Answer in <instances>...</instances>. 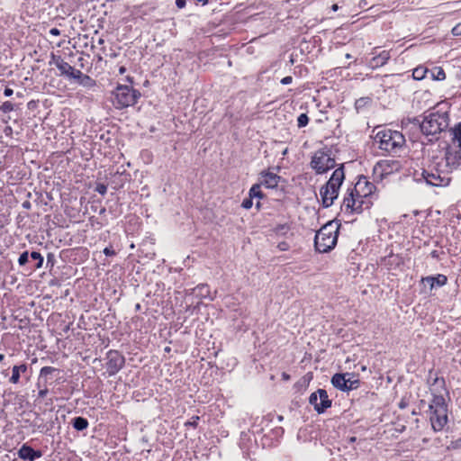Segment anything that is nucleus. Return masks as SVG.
<instances>
[{
  "instance_id": "1",
  "label": "nucleus",
  "mask_w": 461,
  "mask_h": 461,
  "mask_svg": "<svg viewBox=\"0 0 461 461\" xmlns=\"http://www.w3.org/2000/svg\"><path fill=\"white\" fill-rule=\"evenodd\" d=\"M375 190V185L366 176H361L354 187L347 190L341 210L346 213H360L364 209L371 206V198Z\"/></svg>"
},
{
  "instance_id": "2",
  "label": "nucleus",
  "mask_w": 461,
  "mask_h": 461,
  "mask_svg": "<svg viewBox=\"0 0 461 461\" xmlns=\"http://www.w3.org/2000/svg\"><path fill=\"white\" fill-rule=\"evenodd\" d=\"M427 417L435 432L444 430L448 422V410L443 395L432 393Z\"/></svg>"
},
{
  "instance_id": "3",
  "label": "nucleus",
  "mask_w": 461,
  "mask_h": 461,
  "mask_svg": "<svg viewBox=\"0 0 461 461\" xmlns=\"http://www.w3.org/2000/svg\"><path fill=\"white\" fill-rule=\"evenodd\" d=\"M345 180L344 166L336 168L328 182L321 187L320 195L322 205L326 208L331 206L338 198L341 185Z\"/></svg>"
},
{
  "instance_id": "4",
  "label": "nucleus",
  "mask_w": 461,
  "mask_h": 461,
  "mask_svg": "<svg viewBox=\"0 0 461 461\" xmlns=\"http://www.w3.org/2000/svg\"><path fill=\"white\" fill-rule=\"evenodd\" d=\"M461 165L457 155L453 153L452 149H447L440 155L433 157L429 166L438 172L441 176L450 178L449 174Z\"/></svg>"
},
{
  "instance_id": "5",
  "label": "nucleus",
  "mask_w": 461,
  "mask_h": 461,
  "mask_svg": "<svg viewBox=\"0 0 461 461\" xmlns=\"http://www.w3.org/2000/svg\"><path fill=\"white\" fill-rule=\"evenodd\" d=\"M337 240L338 228L332 222H329L317 231L314 238V246L319 252L327 253L334 249Z\"/></svg>"
},
{
  "instance_id": "6",
  "label": "nucleus",
  "mask_w": 461,
  "mask_h": 461,
  "mask_svg": "<svg viewBox=\"0 0 461 461\" xmlns=\"http://www.w3.org/2000/svg\"><path fill=\"white\" fill-rule=\"evenodd\" d=\"M379 149L387 152H397L405 144V138L402 132L385 129L379 131L375 135Z\"/></svg>"
},
{
  "instance_id": "7",
  "label": "nucleus",
  "mask_w": 461,
  "mask_h": 461,
  "mask_svg": "<svg viewBox=\"0 0 461 461\" xmlns=\"http://www.w3.org/2000/svg\"><path fill=\"white\" fill-rule=\"evenodd\" d=\"M113 104L115 108L122 109L134 105L140 93L129 86L120 85L113 92Z\"/></svg>"
},
{
  "instance_id": "8",
  "label": "nucleus",
  "mask_w": 461,
  "mask_h": 461,
  "mask_svg": "<svg viewBox=\"0 0 461 461\" xmlns=\"http://www.w3.org/2000/svg\"><path fill=\"white\" fill-rule=\"evenodd\" d=\"M310 166L316 174L321 175L335 167L336 161L332 157L331 150L328 148H323L313 153Z\"/></svg>"
},
{
  "instance_id": "9",
  "label": "nucleus",
  "mask_w": 461,
  "mask_h": 461,
  "mask_svg": "<svg viewBox=\"0 0 461 461\" xmlns=\"http://www.w3.org/2000/svg\"><path fill=\"white\" fill-rule=\"evenodd\" d=\"M401 167L402 164L398 159H382L375 165L374 176L375 178L382 180L385 176L398 172Z\"/></svg>"
},
{
  "instance_id": "10",
  "label": "nucleus",
  "mask_w": 461,
  "mask_h": 461,
  "mask_svg": "<svg viewBox=\"0 0 461 461\" xmlns=\"http://www.w3.org/2000/svg\"><path fill=\"white\" fill-rule=\"evenodd\" d=\"M444 120L438 113L426 116L420 124L421 131L427 135H436L444 129Z\"/></svg>"
},
{
  "instance_id": "11",
  "label": "nucleus",
  "mask_w": 461,
  "mask_h": 461,
  "mask_svg": "<svg viewBox=\"0 0 461 461\" xmlns=\"http://www.w3.org/2000/svg\"><path fill=\"white\" fill-rule=\"evenodd\" d=\"M309 402L313 406L318 413H323L331 406V400L329 399L327 391L318 389L310 395Z\"/></svg>"
},
{
  "instance_id": "12",
  "label": "nucleus",
  "mask_w": 461,
  "mask_h": 461,
  "mask_svg": "<svg viewBox=\"0 0 461 461\" xmlns=\"http://www.w3.org/2000/svg\"><path fill=\"white\" fill-rule=\"evenodd\" d=\"M106 370L109 375L117 374L124 366V357L116 350H110L106 354Z\"/></svg>"
},
{
  "instance_id": "13",
  "label": "nucleus",
  "mask_w": 461,
  "mask_h": 461,
  "mask_svg": "<svg viewBox=\"0 0 461 461\" xmlns=\"http://www.w3.org/2000/svg\"><path fill=\"white\" fill-rule=\"evenodd\" d=\"M421 176L428 185L433 186H446L450 182V178H447L445 176H441L438 172H435V169L430 166H429L428 169L422 170Z\"/></svg>"
},
{
  "instance_id": "14",
  "label": "nucleus",
  "mask_w": 461,
  "mask_h": 461,
  "mask_svg": "<svg viewBox=\"0 0 461 461\" xmlns=\"http://www.w3.org/2000/svg\"><path fill=\"white\" fill-rule=\"evenodd\" d=\"M331 384L334 387L339 390L349 391L357 388L359 381L355 379L353 382H350V384H348L345 374H336L331 378Z\"/></svg>"
},
{
  "instance_id": "15",
  "label": "nucleus",
  "mask_w": 461,
  "mask_h": 461,
  "mask_svg": "<svg viewBox=\"0 0 461 461\" xmlns=\"http://www.w3.org/2000/svg\"><path fill=\"white\" fill-rule=\"evenodd\" d=\"M281 177L272 172H262L259 176V183L266 188H276Z\"/></svg>"
},
{
  "instance_id": "16",
  "label": "nucleus",
  "mask_w": 461,
  "mask_h": 461,
  "mask_svg": "<svg viewBox=\"0 0 461 461\" xmlns=\"http://www.w3.org/2000/svg\"><path fill=\"white\" fill-rule=\"evenodd\" d=\"M447 278L445 275L438 274L435 276H429L423 277L421 279V283L424 285H429V290L434 289L435 287H441L447 284Z\"/></svg>"
},
{
  "instance_id": "17",
  "label": "nucleus",
  "mask_w": 461,
  "mask_h": 461,
  "mask_svg": "<svg viewBox=\"0 0 461 461\" xmlns=\"http://www.w3.org/2000/svg\"><path fill=\"white\" fill-rule=\"evenodd\" d=\"M452 144L453 153L457 155V158L461 161V124L459 123L452 129Z\"/></svg>"
},
{
  "instance_id": "18",
  "label": "nucleus",
  "mask_w": 461,
  "mask_h": 461,
  "mask_svg": "<svg viewBox=\"0 0 461 461\" xmlns=\"http://www.w3.org/2000/svg\"><path fill=\"white\" fill-rule=\"evenodd\" d=\"M41 455L42 454L41 451L34 450L32 447L27 446L26 444L23 445L18 450V456L23 460L33 461L36 458L41 457Z\"/></svg>"
},
{
  "instance_id": "19",
  "label": "nucleus",
  "mask_w": 461,
  "mask_h": 461,
  "mask_svg": "<svg viewBox=\"0 0 461 461\" xmlns=\"http://www.w3.org/2000/svg\"><path fill=\"white\" fill-rule=\"evenodd\" d=\"M28 371V366L26 364H21L14 366L12 369V375L9 378V382L13 384H16L20 382L22 375L26 374Z\"/></svg>"
},
{
  "instance_id": "20",
  "label": "nucleus",
  "mask_w": 461,
  "mask_h": 461,
  "mask_svg": "<svg viewBox=\"0 0 461 461\" xmlns=\"http://www.w3.org/2000/svg\"><path fill=\"white\" fill-rule=\"evenodd\" d=\"M53 63L60 71L61 76L68 77L73 69V67L71 65L66 62L61 57H54Z\"/></svg>"
},
{
  "instance_id": "21",
  "label": "nucleus",
  "mask_w": 461,
  "mask_h": 461,
  "mask_svg": "<svg viewBox=\"0 0 461 461\" xmlns=\"http://www.w3.org/2000/svg\"><path fill=\"white\" fill-rule=\"evenodd\" d=\"M58 371L55 367L52 366H43L40 371V375L37 382V387H41V383H46L48 384L49 379H50V375Z\"/></svg>"
},
{
  "instance_id": "22",
  "label": "nucleus",
  "mask_w": 461,
  "mask_h": 461,
  "mask_svg": "<svg viewBox=\"0 0 461 461\" xmlns=\"http://www.w3.org/2000/svg\"><path fill=\"white\" fill-rule=\"evenodd\" d=\"M390 59V53L389 51L387 50H384L382 51L381 53H379L378 55L375 56L371 61H370V66L372 68H378V67H382L384 66V64L387 63V61L389 60Z\"/></svg>"
},
{
  "instance_id": "23",
  "label": "nucleus",
  "mask_w": 461,
  "mask_h": 461,
  "mask_svg": "<svg viewBox=\"0 0 461 461\" xmlns=\"http://www.w3.org/2000/svg\"><path fill=\"white\" fill-rule=\"evenodd\" d=\"M72 425L77 430H84L88 427V421L83 417H76L73 419Z\"/></svg>"
},
{
  "instance_id": "24",
  "label": "nucleus",
  "mask_w": 461,
  "mask_h": 461,
  "mask_svg": "<svg viewBox=\"0 0 461 461\" xmlns=\"http://www.w3.org/2000/svg\"><path fill=\"white\" fill-rule=\"evenodd\" d=\"M430 77L435 80H444L446 78L445 71L440 67H435L433 69L429 70Z\"/></svg>"
},
{
  "instance_id": "25",
  "label": "nucleus",
  "mask_w": 461,
  "mask_h": 461,
  "mask_svg": "<svg viewBox=\"0 0 461 461\" xmlns=\"http://www.w3.org/2000/svg\"><path fill=\"white\" fill-rule=\"evenodd\" d=\"M429 73V69L424 67H417L412 71V77L416 80H421L426 77L427 74Z\"/></svg>"
},
{
  "instance_id": "26",
  "label": "nucleus",
  "mask_w": 461,
  "mask_h": 461,
  "mask_svg": "<svg viewBox=\"0 0 461 461\" xmlns=\"http://www.w3.org/2000/svg\"><path fill=\"white\" fill-rule=\"evenodd\" d=\"M261 185L260 183L255 184L252 185V187L249 190V196L250 198H262L263 194L261 192Z\"/></svg>"
},
{
  "instance_id": "27",
  "label": "nucleus",
  "mask_w": 461,
  "mask_h": 461,
  "mask_svg": "<svg viewBox=\"0 0 461 461\" xmlns=\"http://www.w3.org/2000/svg\"><path fill=\"white\" fill-rule=\"evenodd\" d=\"M81 86L86 87H93L95 86V81L88 75L84 74L77 81Z\"/></svg>"
},
{
  "instance_id": "28",
  "label": "nucleus",
  "mask_w": 461,
  "mask_h": 461,
  "mask_svg": "<svg viewBox=\"0 0 461 461\" xmlns=\"http://www.w3.org/2000/svg\"><path fill=\"white\" fill-rule=\"evenodd\" d=\"M31 258L33 260L37 261L35 268L39 269L42 267L44 259H43V257L41 255V253H39L37 251H32L31 253Z\"/></svg>"
},
{
  "instance_id": "29",
  "label": "nucleus",
  "mask_w": 461,
  "mask_h": 461,
  "mask_svg": "<svg viewBox=\"0 0 461 461\" xmlns=\"http://www.w3.org/2000/svg\"><path fill=\"white\" fill-rule=\"evenodd\" d=\"M14 110V104L9 101L3 103L0 106V111L6 113Z\"/></svg>"
},
{
  "instance_id": "30",
  "label": "nucleus",
  "mask_w": 461,
  "mask_h": 461,
  "mask_svg": "<svg viewBox=\"0 0 461 461\" xmlns=\"http://www.w3.org/2000/svg\"><path fill=\"white\" fill-rule=\"evenodd\" d=\"M309 118L305 113H302L297 118L298 127H304L308 124Z\"/></svg>"
},
{
  "instance_id": "31",
  "label": "nucleus",
  "mask_w": 461,
  "mask_h": 461,
  "mask_svg": "<svg viewBox=\"0 0 461 461\" xmlns=\"http://www.w3.org/2000/svg\"><path fill=\"white\" fill-rule=\"evenodd\" d=\"M38 397L44 398L48 394V384L46 383H41V387L39 388Z\"/></svg>"
},
{
  "instance_id": "32",
  "label": "nucleus",
  "mask_w": 461,
  "mask_h": 461,
  "mask_svg": "<svg viewBox=\"0 0 461 461\" xmlns=\"http://www.w3.org/2000/svg\"><path fill=\"white\" fill-rule=\"evenodd\" d=\"M28 258H29V253L28 251H24L23 252L19 258H18V264L20 266H24L27 262H28Z\"/></svg>"
},
{
  "instance_id": "33",
  "label": "nucleus",
  "mask_w": 461,
  "mask_h": 461,
  "mask_svg": "<svg viewBox=\"0 0 461 461\" xmlns=\"http://www.w3.org/2000/svg\"><path fill=\"white\" fill-rule=\"evenodd\" d=\"M83 75L84 74L80 70L76 69L75 68H73L72 72L68 76V78H70V79L71 78L77 79L78 81Z\"/></svg>"
},
{
  "instance_id": "34",
  "label": "nucleus",
  "mask_w": 461,
  "mask_h": 461,
  "mask_svg": "<svg viewBox=\"0 0 461 461\" xmlns=\"http://www.w3.org/2000/svg\"><path fill=\"white\" fill-rule=\"evenodd\" d=\"M252 199L253 198H247V199H244L243 202H242V207L245 208V209H249L252 207Z\"/></svg>"
},
{
  "instance_id": "35",
  "label": "nucleus",
  "mask_w": 461,
  "mask_h": 461,
  "mask_svg": "<svg viewBox=\"0 0 461 461\" xmlns=\"http://www.w3.org/2000/svg\"><path fill=\"white\" fill-rule=\"evenodd\" d=\"M452 33L453 35L455 36H461V23L456 24L453 29H452Z\"/></svg>"
},
{
  "instance_id": "36",
  "label": "nucleus",
  "mask_w": 461,
  "mask_h": 461,
  "mask_svg": "<svg viewBox=\"0 0 461 461\" xmlns=\"http://www.w3.org/2000/svg\"><path fill=\"white\" fill-rule=\"evenodd\" d=\"M100 194H105L107 192V187L104 185H98L95 189Z\"/></svg>"
},
{
  "instance_id": "37",
  "label": "nucleus",
  "mask_w": 461,
  "mask_h": 461,
  "mask_svg": "<svg viewBox=\"0 0 461 461\" xmlns=\"http://www.w3.org/2000/svg\"><path fill=\"white\" fill-rule=\"evenodd\" d=\"M293 82V77L291 76L285 77L281 80V84L283 85H289Z\"/></svg>"
},
{
  "instance_id": "38",
  "label": "nucleus",
  "mask_w": 461,
  "mask_h": 461,
  "mask_svg": "<svg viewBox=\"0 0 461 461\" xmlns=\"http://www.w3.org/2000/svg\"><path fill=\"white\" fill-rule=\"evenodd\" d=\"M185 0H176V5L179 8V9H182L185 6Z\"/></svg>"
},
{
  "instance_id": "39",
  "label": "nucleus",
  "mask_w": 461,
  "mask_h": 461,
  "mask_svg": "<svg viewBox=\"0 0 461 461\" xmlns=\"http://www.w3.org/2000/svg\"><path fill=\"white\" fill-rule=\"evenodd\" d=\"M50 34L53 36H59L60 35V31L57 28H52L50 30Z\"/></svg>"
},
{
  "instance_id": "40",
  "label": "nucleus",
  "mask_w": 461,
  "mask_h": 461,
  "mask_svg": "<svg viewBox=\"0 0 461 461\" xmlns=\"http://www.w3.org/2000/svg\"><path fill=\"white\" fill-rule=\"evenodd\" d=\"M104 253L106 255V256H112L114 254V251L109 248H105L104 249Z\"/></svg>"
},
{
  "instance_id": "41",
  "label": "nucleus",
  "mask_w": 461,
  "mask_h": 461,
  "mask_svg": "<svg viewBox=\"0 0 461 461\" xmlns=\"http://www.w3.org/2000/svg\"><path fill=\"white\" fill-rule=\"evenodd\" d=\"M5 96H11L14 94L13 89L6 87L4 92Z\"/></svg>"
},
{
  "instance_id": "42",
  "label": "nucleus",
  "mask_w": 461,
  "mask_h": 461,
  "mask_svg": "<svg viewBox=\"0 0 461 461\" xmlns=\"http://www.w3.org/2000/svg\"><path fill=\"white\" fill-rule=\"evenodd\" d=\"M125 71H126L125 67H123V66L120 67V68H119V73H120L121 75L124 74V73H125Z\"/></svg>"
},
{
  "instance_id": "43",
  "label": "nucleus",
  "mask_w": 461,
  "mask_h": 461,
  "mask_svg": "<svg viewBox=\"0 0 461 461\" xmlns=\"http://www.w3.org/2000/svg\"><path fill=\"white\" fill-rule=\"evenodd\" d=\"M455 446H456V447H461V438H458L457 440H456V442H455Z\"/></svg>"
},
{
  "instance_id": "44",
  "label": "nucleus",
  "mask_w": 461,
  "mask_h": 461,
  "mask_svg": "<svg viewBox=\"0 0 461 461\" xmlns=\"http://www.w3.org/2000/svg\"><path fill=\"white\" fill-rule=\"evenodd\" d=\"M198 3H201L203 5H205L208 3V0H196Z\"/></svg>"
},
{
  "instance_id": "45",
  "label": "nucleus",
  "mask_w": 461,
  "mask_h": 461,
  "mask_svg": "<svg viewBox=\"0 0 461 461\" xmlns=\"http://www.w3.org/2000/svg\"><path fill=\"white\" fill-rule=\"evenodd\" d=\"M282 376L285 380H288L290 378L289 375H287L286 373H283Z\"/></svg>"
},
{
  "instance_id": "46",
  "label": "nucleus",
  "mask_w": 461,
  "mask_h": 461,
  "mask_svg": "<svg viewBox=\"0 0 461 461\" xmlns=\"http://www.w3.org/2000/svg\"><path fill=\"white\" fill-rule=\"evenodd\" d=\"M331 9H332V11H334V12H335V11H337V10L339 9L338 5H337V4H334V5L331 6Z\"/></svg>"
},
{
  "instance_id": "47",
  "label": "nucleus",
  "mask_w": 461,
  "mask_h": 461,
  "mask_svg": "<svg viewBox=\"0 0 461 461\" xmlns=\"http://www.w3.org/2000/svg\"><path fill=\"white\" fill-rule=\"evenodd\" d=\"M97 43H98L99 45H103V44L104 43V39H102V38H99V39H98V41H97Z\"/></svg>"
},
{
  "instance_id": "48",
  "label": "nucleus",
  "mask_w": 461,
  "mask_h": 461,
  "mask_svg": "<svg viewBox=\"0 0 461 461\" xmlns=\"http://www.w3.org/2000/svg\"><path fill=\"white\" fill-rule=\"evenodd\" d=\"M12 131L11 127H6V128H5V131L6 133H7V131Z\"/></svg>"
},
{
  "instance_id": "49",
  "label": "nucleus",
  "mask_w": 461,
  "mask_h": 461,
  "mask_svg": "<svg viewBox=\"0 0 461 461\" xmlns=\"http://www.w3.org/2000/svg\"><path fill=\"white\" fill-rule=\"evenodd\" d=\"M346 381L348 382V384H350V382H353L354 380H351L350 378H346Z\"/></svg>"
},
{
  "instance_id": "50",
  "label": "nucleus",
  "mask_w": 461,
  "mask_h": 461,
  "mask_svg": "<svg viewBox=\"0 0 461 461\" xmlns=\"http://www.w3.org/2000/svg\"><path fill=\"white\" fill-rule=\"evenodd\" d=\"M189 424L192 425V426H195L196 425V421L194 420V421L189 422Z\"/></svg>"
},
{
  "instance_id": "51",
  "label": "nucleus",
  "mask_w": 461,
  "mask_h": 461,
  "mask_svg": "<svg viewBox=\"0 0 461 461\" xmlns=\"http://www.w3.org/2000/svg\"><path fill=\"white\" fill-rule=\"evenodd\" d=\"M5 356L3 354H0V360H3Z\"/></svg>"
},
{
  "instance_id": "52",
  "label": "nucleus",
  "mask_w": 461,
  "mask_h": 461,
  "mask_svg": "<svg viewBox=\"0 0 461 461\" xmlns=\"http://www.w3.org/2000/svg\"><path fill=\"white\" fill-rule=\"evenodd\" d=\"M400 407H401V408H404V403L401 402V403H400Z\"/></svg>"
},
{
  "instance_id": "53",
  "label": "nucleus",
  "mask_w": 461,
  "mask_h": 461,
  "mask_svg": "<svg viewBox=\"0 0 461 461\" xmlns=\"http://www.w3.org/2000/svg\"><path fill=\"white\" fill-rule=\"evenodd\" d=\"M278 420H283V417H282V416H279V417H278Z\"/></svg>"
},
{
  "instance_id": "54",
  "label": "nucleus",
  "mask_w": 461,
  "mask_h": 461,
  "mask_svg": "<svg viewBox=\"0 0 461 461\" xmlns=\"http://www.w3.org/2000/svg\"><path fill=\"white\" fill-rule=\"evenodd\" d=\"M346 57H347L348 59H350V55H349V54H347V55H346Z\"/></svg>"
}]
</instances>
